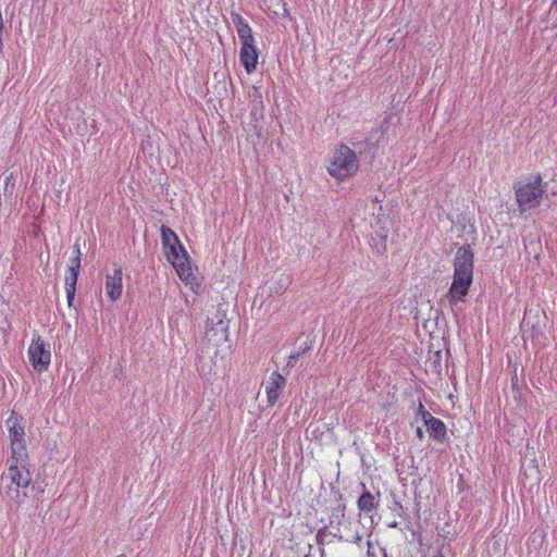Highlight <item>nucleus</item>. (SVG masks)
<instances>
[{
    "label": "nucleus",
    "instance_id": "nucleus-19",
    "mask_svg": "<svg viewBox=\"0 0 557 557\" xmlns=\"http://www.w3.org/2000/svg\"><path fill=\"white\" fill-rule=\"evenodd\" d=\"M73 252H74V257L71 260V264L69 265V270L79 272V270H81V256H82V252H81V248H79L78 243L74 244Z\"/></svg>",
    "mask_w": 557,
    "mask_h": 557
},
{
    "label": "nucleus",
    "instance_id": "nucleus-7",
    "mask_svg": "<svg viewBox=\"0 0 557 557\" xmlns=\"http://www.w3.org/2000/svg\"><path fill=\"white\" fill-rule=\"evenodd\" d=\"M1 482H11L14 485L15 496H21L20 488H25L30 484L32 474L27 467H11L1 475Z\"/></svg>",
    "mask_w": 557,
    "mask_h": 557
},
{
    "label": "nucleus",
    "instance_id": "nucleus-21",
    "mask_svg": "<svg viewBox=\"0 0 557 557\" xmlns=\"http://www.w3.org/2000/svg\"><path fill=\"white\" fill-rule=\"evenodd\" d=\"M2 488L4 490V494L7 497H9L10 499H12L16 503L20 502V496H15L14 485H12L11 482H5V485Z\"/></svg>",
    "mask_w": 557,
    "mask_h": 557
},
{
    "label": "nucleus",
    "instance_id": "nucleus-5",
    "mask_svg": "<svg viewBox=\"0 0 557 557\" xmlns=\"http://www.w3.org/2000/svg\"><path fill=\"white\" fill-rule=\"evenodd\" d=\"M23 420L14 410L11 412L9 418L5 420V425L9 431V436L11 440V450L16 454V449L21 450V448H26L25 445V430L24 425L21 423Z\"/></svg>",
    "mask_w": 557,
    "mask_h": 557
},
{
    "label": "nucleus",
    "instance_id": "nucleus-2",
    "mask_svg": "<svg viewBox=\"0 0 557 557\" xmlns=\"http://www.w3.org/2000/svg\"><path fill=\"white\" fill-rule=\"evenodd\" d=\"M515 191L520 214L537 208L544 195L541 176L537 175L528 183L517 185Z\"/></svg>",
    "mask_w": 557,
    "mask_h": 557
},
{
    "label": "nucleus",
    "instance_id": "nucleus-18",
    "mask_svg": "<svg viewBox=\"0 0 557 557\" xmlns=\"http://www.w3.org/2000/svg\"><path fill=\"white\" fill-rule=\"evenodd\" d=\"M160 232H161V242H162V246L164 249L170 247L171 245L177 244V242H180L177 235L170 227L162 225L160 228Z\"/></svg>",
    "mask_w": 557,
    "mask_h": 557
},
{
    "label": "nucleus",
    "instance_id": "nucleus-25",
    "mask_svg": "<svg viewBox=\"0 0 557 557\" xmlns=\"http://www.w3.org/2000/svg\"><path fill=\"white\" fill-rule=\"evenodd\" d=\"M311 347L306 343L304 346L299 347V350L297 352H300V356L305 352H307Z\"/></svg>",
    "mask_w": 557,
    "mask_h": 557
},
{
    "label": "nucleus",
    "instance_id": "nucleus-4",
    "mask_svg": "<svg viewBox=\"0 0 557 557\" xmlns=\"http://www.w3.org/2000/svg\"><path fill=\"white\" fill-rule=\"evenodd\" d=\"M28 357L33 368L41 373L46 371L50 364L51 352L50 345L46 344L39 336L32 342L28 348Z\"/></svg>",
    "mask_w": 557,
    "mask_h": 557
},
{
    "label": "nucleus",
    "instance_id": "nucleus-24",
    "mask_svg": "<svg viewBox=\"0 0 557 557\" xmlns=\"http://www.w3.org/2000/svg\"><path fill=\"white\" fill-rule=\"evenodd\" d=\"M300 357V352H295V354H292L288 358V361H287V367H294L297 359Z\"/></svg>",
    "mask_w": 557,
    "mask_h": 557
},
{
    "label": "nucleus",
    "instance_id": "nucleus-3",
    "mask_svg": "<svg viewBox=\"0 0 557 557\" xmlns=\"http://www.w3.org/2000/svg\"><path fill=\"white\" fill-rule=\"evenodd\" d=\"M164 251L166 260L175 268L180 277L187 280L191 275V267L188 255L181 242L171 245Z\"/></svg>",
    "mask_w": 557,
    "mask_h": 557
},
{
    "label": "nucleus",
    "instance_id": "nucleus-9",
    "mask_svg": "<svg viewBox=\"0 0 557 557\" xmlns=\"http://www.w3.org/2000/svg\"><path fill=\"white\" fill-rule=\"evenodd\" d=\"M106 294L112 301L121 298L123 292V272L120 265H114L112 273H107L104 282Z\"/></svg>",
    "mask_w": 557,
    "mask_h": 557
},
{
    "label": "nucleus",
    "instance_id": "nucleus-14",
    "mask_svg": "<svg viewBox=\"0 0 557 557\" xmlns=\"http://www.w3.org/2000/svg\"><path fill=\"white\" fill-rule=\"evenodd\" d=\"M377 505L379 502L375 499V496L367 490L363 491L357 502L358 509L367 515L372 512Z\"/></svg>",
    "mask_w": 557,
    "mask_h": 557
},
{
    "label": "nucleus",
    "instance_id": "nucleus-27",
    "mask_svg": "<svg viewBox=\"0 0 557 557\" xmlns=\"http://www.w3.org/2000/svg\"><path fill=\"white\" fill-rule=\"evenodd\" d=\"M2 30H3V27H0V49H2Z\"/></svg>",
    "mask_w": 557,
    "mask_h": 557
},
{
    "label": "nucleus",
    "instance_id": "nucleus-11",
    "mask_svg": "<svg viewBox=\"0 0 557 557\" xmlns=\"http://www.w3.org/2000/svg\"><path fill=\"white\" fill-rule=\"evenodd\" d=\"M285 386L286 379L277 371L272 372L265 383L267 399L270 406L276 404Z\"/></svg>",
    "mask_w": 557,
    "mask_h": 557
},
{
    "label": "nucleus",
    "instance_id": "nucleus-12",
    "mask_svg": "<svg viewBox=\"0 0 557 557\" xmlns=\"http://www.w3.org/2000/svg\"><path fill=\"white\" fill-rule=\"evenodd\" d=\"M344 518L345 505H339L338 507L332 510L330 516V525L336 527V532L333 534V536L337 537L339 541H346L351 543L359 542L361 540V535H359L358 533L347 539H344V536L341 534L339 525L342 524Z\"/></svg>",
    "mask_w": 557,
    "mask_h": 557
},
{
    "label": "nucleus",
    "instance_id": "nucleus-13",
    "mask_svg": "<svg viewBox=\"0 0 557 557\" xmlns=\"http://www.w3.org/2000/svg\"><path fill=\"white\" fill-rule=\"evenodd\" d=\"M239 60L248 74L253 73L258 63V52L256 46L242 47Z\"/></svg>",
    "mask_w": 557,
    "mask_h": 557
},
{
    "label": "nucleus",
    "instance_id": "nucleus-22",
    "mask_svg": "<svg viewBox=\"0 0 557 557\" xmlns=\"http://www.w3.org/2000/svg\"><path fill=\"white\" fill-rule=\"evenodd\" d=\"M239 40L242 42V47H251L255 46V38L252 35V32L239 37Z\"/></svg>",
    "mask_w": 557,
    "mask_h": 557
},
{
    "label": "nucleus",
    "instance_id": "nucleus-16",
    "mask_svg": "<svg viewBox=\"0 0 557 557\" xmlns=\"http://www.w3.org/2000/svg\"><path fill=\"white\" fill-rule=\"evenodd\" d=\"M27 458L26 448L16 449V454L11 450V456L7 460L8 469H11V467H27Z\"/></svg>",
    "mask_w": 557,
    "mask_h": 557
},
{
    "label": "nucleus",
    "instance_id": "nucleus-17",
    "mask_svg": "<svg viewBox=\"0 0 557 557\" xmlns=\"http://www.w3.org/2000/svg\"><path fill=\"white\" fill-rule=\"evenodd\" d=\"M231 18L236 28L238 38L252 32L247 21L239 13L232 12Z\"/></svg>",
    "mask_w": 557,
    "mask_h": 557
},
{
    "label": "nucleus",
    "instance_id": "nucleus-20",
    "mask_svg": "<svg viewBox=\"0 0 557 557\" xmlns=\"http://www.w3.org/2000/svg\"><path fill=\"white\" fill-rule=\"evenodd\" d=\"M376 236L379 237V243L375 244L376 251L384 252L386 250L387 233L379 232Z\"/></svg>",
    "mask_w": 557,
    "mask_h": 557
},
{
    "label": "nucleus",
    "instance_id": "nucleus-15",
    "mask_svg": "<svg viewBox=\"0 0 557 557\" xmlns=\"http://www.w3.org/2000/svg\"><path fill=\"white\" fill-rule=\"evenodd\" d=\"M78 274L79 272L67 270V273L65 275L64 284L69 307L73 306Z\"/></svg>",
    "mask_w": 557,
    "mask_h": 557
},
{
    "label": "nucleus",
    "instance_id": "nucleus-23",
    "mask_svg": "<svg viewBox=\"0 0 557 557\" xmlns=\"http://www.w3.org/2000/svg\"><path fill=\"white\" fill-rule=\"evenodd\" d=\"M334 533H332L331 531H329L327 527H324L322 529H320L317 533V542L320 543V544H323L324 541H325V537L329 536V535H333Z\"/></svg>",
    "mask_w": 557,
    "mask_h": 557
},
{
    "label": "nucleus",
    "instance_id": "nucleus-1",
    "mask_svg": "<svg viewBox=\"0 0 557 557\" xmlns=\"http://www.w3.org/2000/svg\"><path fill=\"white\" fill-rule=\"evenodd\" d=\"M383 132L379 128L373 129L364 141L351 143L354 149L347 145H339L334 150L326 166L327 173L337 181H345L357 174L359 170V154H371L377 149L379 139Z\"/></svg>",
    "mask_w": 557,
    "mask_h": 557
},
{
    "label": "nucleus",
    "instance_id": "nucleus-26",
    "mask_svg": "<svg viewBox=\"0 0 557 557\" xmlns=\"http://www.w3.org/2000/svg\"><path fill=\"white\" fill-rule=\"evenodd\" d=\"M416 434H417V437H419L420 440H422L424 436V433L421 428H417Z\"/></svg>",
    "mask_w": 557,
    "mask_h": 557
},
{
    "label": "nucleus",
    "instance_id": "nucleus-6",
    "mask_svg": "<svg viewBox=\"0 0 557 557\" xmlns=\"http://www.w3.org/2000/svg\"><path fill=\"white\" fill-rule=\"evenodd\" d=\"M474 253L469 245L461 246L455 256L454 274L471 276L473 278Z\"/></svg>",
    "mask_w": 557,
    "mask_h": 557
},
{
    "label": "nucleus",
    "instance_id": "nucleus-10",
    "mask_svg": "<svg viewBox=\"0 0 557 557\" xmlns=\"http://www.w3.org/2000/svg\"><path fill=\"white\" fill-rule=\"evenodd\" d=\"M472 281L473 278L471 276L454 274L453 283L447 294V298L451 305L465 299L468 295Z\"/></svg>",
    "mask_w": 557,
    "mask_h": 557
},
{
    "label": "nucleus",
    "instance_id": "nucleus-8",
    "mask_svg": "<svg viewBox=\"0 0 557 557\" xmlns=\"http://www.w3.org/2000/svg\"><path fill=\"white\" fill-rule=\"evenodd\" d=\"M419 413L421 414L424 425L428 428L430 436L443 443L447 437L445 423L441 419L435 418L428 410H425L424 406L421 403L419 405Z\"/></svg>",
    "mask_w": 557,
    "mask_h": 557
}]
</instances>
